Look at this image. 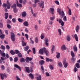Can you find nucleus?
Returning a JSON list of instances; mask_svg holds the SVG:
<instances>
[{
    "instance_id": "de8ad7c7",
    "label": "nucleus",
    "mask_w": 80,
    "mask_h": 80,
    "mask_svg": "<svg viewBox=\"0 0 80 80\" xmlns=\"http://www.w3.org/2000/svg\"><path fill=\"white\" fill-rule=\"evenodd\" d=\"M1 48L2 49V50H5V47L3 45H1Z\"/></svg>"
},
{
    "instance_id": "9d476101",
    "label": "nucleus",
    "mask_w": 80,
    "mask_h": 80,
    "mask_svg": "<svg viewBox=\"0 0 80 80\" xmlns=\"http://www.w3.org/2000/svg\"><path fill=\"white\" fill-rule=\"evenodd\" d=\"M59 23H61V25L62 26H63V25H64V22L63 21H62V20L61 19L59 18Z\"/></svg>"
},
{
    "instance_id": "aec40b11",
    "label": "nucleus",
    "mask_w": 80,
    "mask_h": 80,
    "mask_svg": "<svg viewBox=\"0 0 80 80\" xmlns=\"http://www.w3.org/2000/svg\"><path fill=\"white\" fill-rule=\"evenodd\" d=\"M55 46L54 45H52V48H51V52L53 53V51H54V50L55 49Z\"/></svg>"
},
{
    "instance_id": "13d9d810",
    "label": "nucleus",
    "mask_w": 80,
    "mask_h": 80,
    "mask_svg": "<svg viewBox=\"0 0 80 80\" xmlns=\"http://www.w3.org/2000/svg\"><path fill=\"white\" fill-rule=\"evenodd\" d=\"M38 38L36 37L35 38V42L36 43H38Z\"/></svg>"
},
{
    "instance_id": "cd10ccee",
    "label": "nucleus",
    "mask_w": 80,
    "mask_h": 80,
    "mask_svg": "<svg viewBox=\"0 0 80 80\" xmlns=\"http://www.w3.org/2000/svg\"><path fill=\"white\" fill-rule=\"evenodd\" d=\"M74 38L76 41H77V42H78V36H77V35L76 34H74Z\"/></svg>"
},
{
    "instance_id": "4468645a",
    "label": "nucleus",
    "mask_w": 80,
    "mask_h": 80,
    "mask_svg": "<svg viewBox=\"0 0 80 80\" xmlns=\"http://www.w3.org/2000/svg\"><path fill=\"white\" fill-rule=\"evenodd\" d=\"M0 37L1 38H5V35L2 34V32H0Z\"/></svg>"
},
{
    "instance_id": "dca6fc26",
    "label": "nucleus",
    "mask_w": 80,
    "mask_h": 80,
    "mask_svg": "<svg viewBox=\"0 0 80 80\" xmlns=\"http://www.w3.org/2000/svg\"><path fill=\"white\" fill-rule=\"evenodd\" d=\"M67 40L68 42L70 41V39H71V38L70 37V36L68 35L66 37Z\"/></svg>"
},
{
    "instance_id": "603ef678",
    "label": "nucleus",
    "mask_w": 80,
    "mask_h": 80,
    "mask_svg": "<svg viewBox=\"0 0 80 80\" xmlns=\"http://www.w3.org/2000/svg\"><path fill=\"white\" fill-rule=\"evenodd\" d=\"M1 55L2 57H5V53L4 52H2L1 53Z\"/></svg>"
},
{
    "instance_id": "a211bd4d",
    "label": "nucleus",
    "mask_w": 80,
    "mask_h": 80,
    "mask_svg": "<svg viewBox=\"0 0 80 80\" xmlns=\"http://www.w3.org/2000/svg\"><path fill=\"white\" fill-rule=\"evenodd\" d=\"M73 49L74 50V52H77V51H78V49H77V46H76V45L73 46Z\"/></svg>"
},
{
    "instance_id": "a19ab883",
    "label": "nucleus",
    "mask_w": 80,
    "mask_h": 80,
    "mask_svg": "<svg viewBox=\"0 0 80 80\" xmlns=\"http://www.w3.org/2000/svg\"><path fill=\"white\" fill-rule=\"evenodd\" d=\"M18 20L19 22H23V19L20 18H18Z\"/></svg>"
},
{
    "instance_id": "774afa93",
    "label": "nucleus",
    "mask_w": 80,
    "mask_h": 80,
    "mask_svg": "<svg viewBox=\"0 0 80 80\" xmlns=\"http://www.w3.org/2000/svg\"><path fill=\"white\" fill-rule=\"evenodd\" d=\"M39 1V0H35L34 3H37V2H38Z\"/></svg>"
},
{
    "instance_id": "ea45409f",
    "label": "nucleus",
    "mask_w": 80,
    "mask_h": 80,
    "mask_svg": "<svg viewBox=\"0 0 80 80\" xmlns=\"http://www.w3.org/2000/svg\"><path fill=\"white\" fill-rule=\"evenodd\" d=\"M25 36L26 37V38L27 40H28V35L27 34H25Z\"/></svg>"
},
{
    "instance_id": "3c124183",
    "label": "nucleus",
    "mask_w": 80,
    "mask_h": 80,
    "mask_svg": "<svg viewBox=\"0 0 80 80\" xmlns=\"http://www.w3.org/2000/svg\"><path fill=\"white\" fill-rule=\"evenodd\" d=\"M73 63H74L75 62V58L72 57L71 59Z\"/></svg>"
},
{
    "instance_id": "f03ea898",
    "label": "nucleus",
    "mask_w": 80,
    "mask_h": 80,
    "mask_svg": "<svg viewBox=\"0 0 80 80\" xmlns=\"http://www.w3.org/2000/svg\"><path fill=\"white\" fill-rule=\"evenodd\" d=\"M3 7H7L8 9H10V3H9V2L8 1H7V4L4 3L2 5Z\"/></svg>"
},
{
    "instance_id": "e433bc0d",
    "label": "nucleus",
    "mask_w": 80,
    "mask_h": 80,
    "mask_svg": "<svg viewBox=\"0 0 80 80\" xmlns=\"http://www.w3.org/2000/svg\"><path fill=\"white\" fill-rule=\"evenodd\" d=\"M60 57V53H58V54L56 56V57L58 58H59Z\"/></svg>"
},
{
    "instance_id": "6e6d98bb",
    "label": "nucleus",
    "mask_w": 80,
    "mask_h": 80,
    "mask_svg": "<svg viewBox=\"0 0 80 80\" xmlns=\"http://www.w3.org/2000/svg\"><path fill=\"white\" fill-rule=\"evenodd\" d=\"M16 80H20V78H19L18 76H16Z\"/></svg>"
},
{
    "instance_id": "58836bf2",
    "label": "nucleus",
    "mask_w": 80,
    "mask_h": 80,
    "mask_svg": "<svg viewBox=\"0 0 80 80\" xmlns=\"http://www.w3.org/2000/svg\"><path fill=\"white\" fill-rule=\"evenodd\" d=\"M76 67H77V68H80V65L78 63H77L76 64Z\"/></svg>"
},
{
    "instance_id": "5fc2aeb1",
    "label": "nucleus",
    "mask_w": 80,
    "mask_h": 80,
    "mask_svg": "<svg viewBox=\"0 0 80 80\" xmlns=\"http://www.w3.org/2000/svg\"><path fill=\"white\" fill-rule=\"evenodd\" d=\"M12 22H13L14 23H15L16 22V19L15 18H13L12 19Z\"/></svg>"
},
{
    "instance_id": "4be33fe9",
    "label": "nucleus",
    "mask_w": 80,
    "mask_h": 80,
    "mask_svg": "<svg viewBox=\"0 0 80 80\" xmlns=\"http://www.w3.org/2000/svg\"><path fill=\"white\" fill-rule=\"evenodd\" d=\"M20 61L21 63L25 62V59L23 58H22L20 59Z\"/></svg>"
},
{
    "instance_id": "8fccbe9b",
    "label": "nucleus",
    "mask_w": 80,
    "mask_h": 80,
    "mask_svg": "<svg viewBox=\"0 0 80 80\" xmlns=\"http://www.w3.org/2000/svg\"><path fill=\"white\" fill-rule=\"evenodd\" d=\"M1 68L2 70H3L5 69V66H4L3 65H2L1 66Z\"/></svg>"
},
{
    "instance_id": "09e8293b",
    "label": "nucleus",
    "mask_w": 80,
    "mask_h": 80,
    "mask_svg": "<svg viewBox=\"0 0 80 80\" xmlns=\"http://www.w3.org/2000/svg\"><path fill=\"white\" fill-rule=\"evenodd\" d=\"M55 3L57 4V5H59V2L58 1H54Z\"/></svg>"
},
{
    "instance_id": "c756f323",
    "label": "nucleus",
    "mask_w": 80,
    "mask_h": 80,
    "mask_svg": "<svg viewBox=\"0 0 80 80\" xmlns=\"http://www.w3.org/2000/svg\"><path fill=\"white\" fill-rule=\"evenodd\" d=\"M10 53L12 54V55H13L15 54V52H14L13 50H11L10 52Z\"/></svg>"
},
{
    "instance_id": "72a5a7b5",
    "label": "nucleus",
    "mask_w": 80,
    "mask_h": 80,
    "mask_svg": "<svg viewBox=\"0 0 80 80\" xmlns=\"http://www.w3.org/2000/svg\"><path fill=\"white\" fill-rule=\"evenodd\" d=\"M79 26L78 25L76 27V31L77 32H78V30H79Z\"/></svg>"
},
{
    "instance_id": "f3484780",
    "label": "nucleus",
    "mask_w": 80,
    "mask_h": 80,
    "mask_svg": "<svg viewBox=\"0 0 80 80\" xmlns=\"http://www.w3.org/2000/svg\"><path fill=\"white\" fill-rule=\"evenodd\" d=\"M14 66L16 68H18L20 70H21V68H20V67L17 64H15Z\"/></svg>"
},
{
    "instance_id": "423d86ee",
    "label": "nucleus",
    "mask_w": 80,
    "mask_h": 80,
    "mask_svg": "<svg viewBox=\"0 0 80 80\" xmlns=\"http://www.w3.org/2000/svg\"><path fill=\"white\" fill-rule=\"evenodd\" d=\"M0 76H1V78L2 80L4 79V77L5 78H7V75L5 74H2L0 73Z\"/></svg>"
},
{
    "instance_id": "2f4dec72",
    "label": "nucleus",
    "mask_w": 80,
    "mask_h": 80,
    "mask_svg": "<svg viewBox=\"0 0 80 80\" xmlns=\"http://www.w3.org/2000/svg\"><path fill=\"white\" fill-rule=\"evenodd\" d=\"M36 78L37 80H41V75H39L38 77H36Z\"/></svg>"
},
{
    "instance_id": "e2e57ef3",
    "label": "nucleus",
    "mask_w": 80,
    "mask_h": 80,
    "mask_svg": "<svg viewBox=\"0 0 80 80\" xmlns=\"http://www.w3.org/2000/svg\"><path fill=\"white\" fill-rule=\"evenodd\" d=\"M30 41H31V43H32V44H33L34 43V42H33V41L32 39L31 38H30Z\"/></svg>"
},
{
    "instance_id": "a878e982",
    "label": "nucleus",
    "mask_w": 80,
    "mask_h": 80,
    "mask_svg": "<svg viewBox=\"0 0 80 80\" xmlns=\"http://www.w3.org/2000/svg\"><path fill=\"white\" fill-rule=\"evenodd\" d=\"M58 67H63V65L61 62H58Z\"/></svg>"
},
{
    "instance_id": "79ce46f5",
    "label": "nucleus",
    "mask_w": 80,
    "mask_h": 80,
    "mask_svg": "<svg viewBox=\"0 0 80 80\" xmlns=\"http://www.w3.org/2000/svg\"><path fill=\"white\" fill-rule=\"evenodd\" d=\"M68 13L69 15H71L72 12L71 11V9H69Z\"/></svg>"
},
{
    "instance_id": "c03bdc74",
    "label": "nucleus",
    "mask_w": 80,
    "mask_h": 80,
    "mask_svg": "<svg viewBox=\"0 0 80 80\" xmlns=\"http://www.w3.org/2000/svg\"><path fill=\"white\" fill-rule=\"evenodd\" d=\"M78 70V69L76 68V67L75 66L73 70V71L74 72H77V71Z\"/></svg>"
},
{
    "instance_id": "0eeeda50",
    "label": "nucleus",
    "mask_w": 80,
    "mask_h": 80,
    "mask_svg": "<svg viewBox=\"0 0 80 80\" xmlns=\"http://www.w3.org/2000/svg\"><path fill=\"white\" fill-rule=\"evenodd\" d=\"M16 3L17 4V6H18V7H19V8H21L22 7V5L21 4L18 3V0H16Z\"/></svg>"
},
{
    "instance_id": "393cba45",
    "label": "nucleus",
    "mask_w": 80,
    "mask_h": 80,
    "mask_svg": "<svg viewBox=\"0 0 80 80\" xmlns=\"http://www.w3.org/2000/svg\"><path fill=\"white\" fill-rule=\"evenodd\" d=\"M29 76L31 78V79H33L34 78V77L33 76V75L32 74V73H30L29 74Z\"/></svg>"
},
{
    "instance_id": "4c0bfd02",
    "label": "nucleus",
    "mask_w": 80,
    "mask_h": 80,
    "mask_svg": "<svg viewBox=\"0 0 80 80\" xmlns=\"http://www.w3.org/2000/svg\"><path fill=\"white\" fill-rule=\"evenodd\" d=\"M14 62H17L18 61V57H15L14 59Z\"/></svg>"
},
{
    "instance_id": "49530a36",
    "label": "nucleus",
    "mask_w": 80,
    "mask_h": 80,
    "mask_svg": "<svg viewBox=\"0 0 80 80\" xmlns=\"http://www.w3.org/2000/svg\"><path fill=\"white\" fill-rule=\"evenodd\" d=\"M63 20L64 21V22H67V17H66V16H65L63 18Z\"/></svg>"
},
{
    "instance_id": "473e14b6",
    "label": "nucleus",
    "mask_w": 80,
    "mask_h": 80,
    "mask_svg": "<svg viewBox=\"0 0 80 80\" xmlns=\"http://www.w3.org/2000/svg\"><path fill=\"white\" fill-rule=\"evenodd\" d=\"M58 32L59 33V35H62V30L60 29H58Z\"/></svg>"
},
{
    "instance_id": "b1692460",
    "label": "nucleus",
    "mask_w": 80,
    "mask_h": 80,
    "mask_svg": "<svg viewBox=\"0 0 80 80\" xmlns=\"http://www.w3.org/2000/svg\"><path fill=\"white\" fill-rule=\"evenodd\" d=\"M45 37V34L43 33H42L41 34V38L42 40H43Z\"/></svg>"
},
{
    "instance_id": "c9c22d12",
    "label": "nucleus",
    "mask_w": 80,
    "mask_h": 80,
    "mask_svg": "<svg viewBox=\"0 0 80 80\" xmlns=\"http://www.w3.org/2000/svg\"><path fill=\"white\" fill-rule=\"evenodd\" d=\"M22 46L23 47H24V46H26V45H27V43H25V42H24L23 41H22Z\"/></svg>"
},
{
    "instance_id": "338daca9",
    "label": "nucleus",
    "mask_w": 80,
    "mask_h": 80,
    "mask_svg": "<svg viewBox=\"0 0 80 80\" xmlns=\"http://www.w3.org/2000/svg\"><path fill=\"white\" fill-rule=\"evenodd\" d=\"M32 6L34 8H35V7H37V5H36V4L35 3V4H33L32 5Z\"/></svg>"
},
{
    "instance_id": "6e6552de",
    "label": "nucleus",
    "mask_w": 80,
    "mask_h": 80,
    "mask_svg": "<svg viewBox=\"0 0 80 80\" xmlns=\"http://www.w3.org/2000/svg\"><path fill=\"white\" fill-rule=\"evenodd\" d=\"M63 63L65 68H67L68 67V63L66 62V61H64Z\"/></svg>"
},
{
    "instance_id": "7ed1b4c3",
    "label": "nucleus",
    "mask_w": 80,
    "mask_h": 80,
    "mask_svg": "<svg viewBox=\"0 0 80 80\" xmlns=\"http://www.w3.org/2000/svg\"><path fill=\"white\" fill-rule=\"evenodd\" d=\"M11 38L13 42L15 41V35L13 32H11Z\"/></svg>"
},
{
    "instance_id": "f8f14e48",
    "label": "nucleus",
    "mask_w": 80,
    "mask_h": 80,
    "mask_svg": "<svg viewBox=\"0 0 80 80\" xmlns=\"http://www.w3.org/2000/svg\"><path fill=\"white\" fill-rule=\"evenodd\" d=\"M61 49L62 50H67V48H66L65 45H63L62 46Z\"/></svg>"
},
{
    "instance_id": "0e129e2a",
    "label": "nucleus",
    "mask_w": 80,
    "mask_h": 80,
    "mask_svg": "<svg viewBox=\"0 0 80 80\" xmlns=\"http://www.w3.org/2000/svg\"><path fill=\"white\" fill-rule=\"evenodd\" d=\"M49 60H50V58H46V60L47 62H49Z\"/></svg>"
},
{
    "instance_id": "69168bd1",
    "label": "nucleus",
    "mask_w": 80,
    "mask_h": 80,
    "mask_svg": "<svg viewBox=\"0 0 80 80\" xmlns=\"http://www.w3.org/2000/svg\"><path fill=\"white\" fill-rule=\"evenodd\" d=\"M5 55L8 58H9V56L8 55V53H6V54H5Z\"/></svg>"
},
{
    "instance_id": "680f3d73",
    "label": "nucleus",
    "mask_w": 80,
    "mask_h": 80,
    "mask_svg": "<svg viewBox=\"0 0 80 80\" xmlns=\"http://www.w3.org/2000/svg\"><path fill=\"white\" fill-rule=\"evenodd\" d=\"M6 48L7 50H9L10 49V46L8 45H7L6 46Z\"/></svg>"
},
{
    "instance_id": "7c9ffc66",
    "label": "nucleus",
    "mask_w": 80,
    "mask_h": 80,
    "mask_svg": "<svg viewBox=\"0 0 80 80\" xmlns=\"http://www.w3.org/2000/svg\"><path fill=\"white\" fill-rule=\"evenodd\" d=\"M26 15H27V13H26V12H23L22 13V17H26Z\"/></svg>"
},
{
    "instance_id": "f257e3e1",
    "label": "nucleus",
    "mask_w": 80,
    "mask_h": 80,
    "mask_svg": "<svg viewBox=\"0 0 80 80\" xmlns=\"http://www.w3.org/2000/svg\"><path fill=\"white\" fill-rule=\"evenodd\" d=\"M44 53H46L47 56L49 55V52L48 50H47L45 48H43L39 50V53L40 55H43Z\"/></svg>"
},
{
    "instance_id": "4d7b16f0",
    "label": "nucleus",
    "mask_w": 80,
    "mask_h": 80,
    "mask_svg": "<svg viewBox=\"0 0 80 80\" xmlns=\"http://www.w3.org/2000/svg\"><path fill=\"white\" fill-rule=\"evenodd\" d=\"M54 19H55V17L54 16L53 17H51L50 18V20H53Z\"/></svg>"
},
{
    "instance_id": "9b49d317",
    "label": "nucleus",
    "mask_w": 80,
    "mask_h": 80,
    "mask_svg": "<svg viewBox=\"0 0 80 80\" xmlns=\"http://www.w3.org/2000/svg\"><path fill=\"white\" fill-rule=\"evenodd\" d=\"M54 9L53 8H51L49 10V12L51 13L52 14H54Z\"/></svg>"
},
{
    "instance_id": "1a4fd4ad",
    "label": "nucleus",
    "mask_w": 80,
    "mask_h": 80,
    "mask_svg": "<svg viewBox=\"0 0 80 80\" xmlns=\"http://www.w3.org/2000/svg\"><path fill=\"white\" fill-rule=\"evenodd\" d=\"M32 58H29L28 57H27L26 58V62H27V63H28L29 62V61H32Z\"/></svg>"
},
{
    "instance_id": "a18cd8bd",
    "label": "nucleus",
    "mask_w": 80,
    "mask_h": 80,
    "mask_svg": "<svg viewBox=\"0 0 80 80\" xmlns=\"http://www.w3.org/2000/svg\"><path fill=\"white\" fill-rule=\"evenodd\" d=\"M18 55L19 57H22V54L20 52H19L18 53Z\"/></svg>"
},
{
    "instance_id": "052dcab7",
    "label": "nucleus",
    "mask_w": 80,
    "mask_h": 80,
    "mask_svg": "<svg viewBox=\"0 0 80 80\" xmlns=\"http://www.w3.org/2000/svg\"><path fill=\"white\" fill-rule=\"evenodd\" d=\"M0 28H3V23L0 22Z\"/></svg>"
},
{
    "instance_id": "5701e85b",
    "label": "nucleus",
    "mask_w": 80,
    "mask_h": 80,
    "mask_svg": "<svg viewBox=\"0 0 80 80\" xmlns=\"http://www.w3.org/2000/svg\"><path fill=\"white\" fill-rule=\"evenodd\" d=\"M45 63V61L43 60L40 61L39 62V63L41 65H42Z\"/></svg>"
},
{
    "instance_id": "20e7f679",
    "label": "nucleus",
    "mask_w": 80,
    "mask_h": 80,
    "mask_svg": "<svg viewBox=\"0 0 80 80\" xmlns=\"http://www.w3.org/2000/svg\"><path fill=\"white\" fill-rule=\"evenodd\" d=\"M61 10L59 8L57 10V11L58 12L59 15H61L62 16H64L65 15V13H64L63 11L62 10V12H61Z\"/></svg>"
},
{
    "instance_id": "f704fd0d",
    "label": "nucleus",
    "mask_w": 80,
    "mask_h": 80,
    "mask_svg": "<svg viewBox=\"0 0 80 80\" xmlns=\"http://www.w3.org/2000/svg\"><path fill=\"white\" fill-rule=\"evenodd\" d=\"M71 54L72 57H75V54H74V52H73V51H71Z\"/></svg>"
},
{
    "instance_id": "864d4df0",
    "label": "nucleus",
    "mask_w": 80,
    "mask_h": 80,
    "mask_svg": "<svg viewBox=\"0 0 80 80\" xmlns=\"http://www.w3.org/2000/svg\"><path fill=\"white\" fill-rule=\"evenodd\" d=\"M7 27H8V28H9V29H10L11 28V26H10V24H7Z\"/></svg>"
},
{
    "instance_id": "412c9836",
    "label": "nucleus",
    "mask_w": 80,
    "mask_h": 80,
    "mask_svg": "<svg viewBox=\"0 0 80 80\" xmlns=\"http://www.w3.org/2000/svg\"><path fill=\"white\" fill-rule=\"evenodd\" d=\"M4 15L5 16V19H7L8 17V13H5L4 14Z\"/></svg>"
},
{
    "instance_id": "37998d69",
    "label": "nucleus",
    "mask_w": 80,
    "mask_h": 80,
    "mask_svg": "<svg viewBox=\"0 0 80 80\" xmlns=\"http://www.w3.org/2000/svg\"><path fill=\"white\" fill-rule=\"evenodd\" d=\"M32 50H33V53L34 54H35L36 53V51H35V48H32Z\"/></svg>"
},
{
    "instance_id": "bb28decb",
    "label": "nucleus",
    "mask_w": 80,
    "mask_h": 80,
    "mask_svg": "<svg viewBox=\"0 0 80 80\" xmlns=\"http://www.w3.org/2000/svg\"><path fill=\"white\" fill-rule=\"evenodd\" d=\"M26 70L28 73H30V70H29V68L28 67H26L25 68Z\"/></svg>"
},
{
    "instance_id": "ddd939ff",
    "label": "nucleus",
    "mask_w": 80,
    "mask_h": 80,
    "mask_svg": "<svg viewBox=\"0 0 80 80\" xmlns=\"http://www.w3.org/2000/svg\"><path fill=\"white\" fill-rule=\"evenodd\" d=\"M39 6L41 7H42V8H44V2H42L39 5Z\"/></svg>"
},
{
    "instance_id": "6ab92c4d",
    "label": "nucleus",
    "mask_w": 80,
    "mask_h": 80,
    "mask_svg": "<svg viewBox=\"0 0 80 80\" xmlns=\"http://www.w3.org/2000/svg\"><path fill=\"white\" fill-rule=\"evenodd\" d=\"M24 49L25 51H27V50H28L29 49V46H27L26 47H25L24 48Z\"/></svg>"
},
{
    "instance_id": "bf43d9fd",
    "label": "nucleus",
    "mask_w": 80,
    "mask_h": 80,
    "mask_svg": "<svg viewBox=\"0 0 80 80\" xmlns=\"http://www.w3.org/2000/svg\"><path fill=\"white\" fill-rule=\"evenodd\" d=\"M15 53L16 54H18V53H20L18 50H15Z\"/></svg>"
},
{
    "instance_id": "2eb2a0df",
    "label": "nucleus",
    "mask_w": 80,
    "mask_h": 80,
    "mask_svg": "<svg viewBox=\"0 0 80 80\" xmlns=\"http://www.w3.org/2000/svg\"><path fill=\"white\" fill-rule=\"evenodd\" d=\"M23 24L25 27H27V26H28L29 24H28V22L25 21L23 23Z\"/></svg>"
},
{
    "instance_id": "39448f33",
    "label": "nucleus",
    "mask_w": 80,
    "mask_h": 80,
    "mask_svg": "<svg viewBox=\"0 0 80 80\" xmlns=\"http://www.w3.org/2000/svg\"><path fill=\"white\" fill-rule=\"evenodd\" d=\"M16 6L15 4H14L12 6V8H13L14 13H17L18 12V10L16 8Z\"/></svg>"
},
{
    "instance_id": "c85d7f7f",
    "label": "nucleus",
    "mask_w": 80,
    "mask_h": 80,
    "mask_svg": "<svg viewBox=\"0 0 80 80\" xmlns=\"http://www.w3.org/2000/svg\"><path fill=\"white\" fill-rule=\"evenodd\" d=\"M49 68L50 69V70H53V69H54V67H53V66H52V65H50L49 66Z\"/></svg>"
}]
</instances>
